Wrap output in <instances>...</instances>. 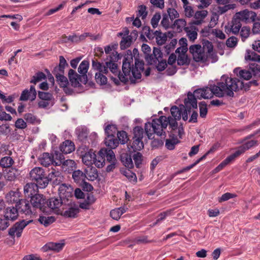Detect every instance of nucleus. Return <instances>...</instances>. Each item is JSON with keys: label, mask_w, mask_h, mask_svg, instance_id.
<instances>
[{"label": "nucleus", "mask_w": 260, "mask_h": 260, "mask_svg": "<svg viewBox=\"0 0 260 260\" xmlns=\"http://www.w3.org/2000/svg\"><path fill=\"white\" fill-rule=\"evenodd\" d=\"M221 81L223 82L225 81L226 82V84H225L226 85L224 88L226 89V88H228L229 90L232 91L233 93L232 95H225V96L234 97V91L236 92L242 89L245 90H249L251 86V84H249V82L244 84L243 81L238 79L229 77L225 75L221 76Z\"/></svg>", "instance_id": "3"}, {"label": "nucleus", "mask_w": 260, "mask_h": 260, "mask_svg": "<svg viewBox=\"0 0 260 260\" xmlns=\"http://www.w3.org/2000/svg\"><path fill=\"white\" fill-rule=\"evenodd\" d=\"M120 160L122 164L128 169L134 167L132 155L128 153H122L120 154Z\"/></svg>", "instance_id": "24"}, {"label": "nucleus", "mask_w": 260, "mask_h": 260, "mask_svg": "<svg viewBox=\"0 0 260 260\" xmlns=\"http://www.w3.org/2000/svg\"><path fill=\"white\" fill-rule=\"evenodd\" d=\"M249 69L254 76L260 77V66L256 63L249 64Z\"/></svg>", "instance_id": "62"}, {"label": "nucleus", "mask_w": 260, "mask_h": 260, "mask_svg": "<svg viewBox=\"0 0 260 260\" xmlns=\"http://www.w3.org/2000/svg\"><path fill=\"white\" fill-rule=\"evenodd\" d=\"M133 158L136 167L137 168H140L143 160L142 154L139 152H137L134 154Z\"/></svg>", "instance_id": "59"}, {"label": "nucleus", "mask_w": 260, "mask_h": 260, "mask_svg": "<svg viewBox=\"0 0 260 260\" xmlns=\"http://www.w3.org/2000/svg\"><path fill=\"white\" fill-rule=\"evenodd\" d=\"M171 117L176 119H180L181 118L182 110L176 106H173L170 109Z\"/></svg>", "instance_id": "52"}, {"label": "nucleus", "mask_w": 260, "mask_h": 260, "mask_svg": "<svg viewBox=\"0 0 260 260\" xmlns=\"http://www.w3.org/2000/svg\"><path fill=\"white\" fill-rule=\"evenodd\" d=\"M167 127V117L161 116L154 118L151 122H146L145 124V131L149 139H151L153 134L166 138L167 135L165 130Z\"/></svg>", "instance_id": "2"}, {"label": "nucleus", "mask_w": 260, "mask_h": 260, "mask_svg": "<svg viewBox=\"0 0 260 260\" xmlns=\"http://www.w3.org/2000/svg\"><path fill=\"white\" fill-rule=\"evenodd\" d=\"M9 225V220L5 215L0 216V231L6 230Z\"/></svg>", "instance_id": "64"}, {"label": "nucleus", "mask_w": 260, "mask_h": 260, "mask_svg": "<svg viewBox=\"0 0 260 260\" xmlns=\"http://www.w3.org/2000/svg\"><path fill=\"white\" fill-rule=\"evenodd\" d=\"M177 64L179 66L188 65L190 62V60L185 53H180L178 55L177 59Z\"/></svg>", "instance_id": "48"}, {"label": "nucleus", "mask_w": 260, "mask_h": 260, "mask_svg": "<svg viewBox=\"0 0 260 260\" xmlns=\"http://www.w3.org/2000/svg\"><path fill=\"white\" fill-rule=\"evenodd\" d=\"M133 61V57L131 54L127 56L126 57H124L123 60L122 71L125 76L129 75L132 67H134L133 64L132 65Z\"/></svg>", "instance_id": "18"}, {"label": "nucleus", "mask_w": 260, "mask_h": 260, "mask_svg": "<svg viewBox=\"0 0 260 260\" xmlns=\"http://www.w3.org/2000/svg\"><path fill=\"white\" fill-rule=\"evenodd\" d=\"M24 118L26 122L32 124H39L41 122L40 120L37 118L35 115L29 113L25 114Z\"/></svg>", "instance_id": "45"}, {"label": "nucleus", "mask_w": 260, "mask_h": 260, "mask_svg": "<svg viewBox=\"0 0 260 260\" xmlns=\"http://www.w3.org/2000/svg\"><path fill=\"white\" fill-rule=\"evenodd\" d=\"M226 82H223L221 81V78L216 84H209L208 86L201 88L196 89L192 93L194 98L197 99H211L215 95L218 98H222L225 95H232V91L229 90L228 88H226V90L224 88L226 86Z\"/></svg>", "instance_id": "1"}, {"label": "nucleus", "mask_w": 260, "mask_h": 260, "mask_svg": "<svg viewBox=\"0 0 260 260\" xmlns=\"http://www.w3.org/2000/svg\"><path fill=\"white\" fill-rule=\"evenodd\" d=\"M133 42L132 39V36L122 37V39L120 43V46L121 49H125L129 47Z\"/></svg>", "instance_id": "51"}, {"label": "nucleus", "mask_w": 260, "mask_h": 260, "mask_svg": "<svg viewBox=\"0 0 260 260\" xmlns=\"http://www.w3.org/2000/svg\"><path fill=\"white\" fill-rule=\"evenodd\" d=\"M18 191H10L6 196V200L9 204H15V206L19 204L22 199Z\"/></svg>", "instance_id": "16"}, {"label": "nucleus", "mask_w": 260, "mask_h": 260, "mask_svg": "<svg viewBox=\"0 0 260 260\" xmlns=\"http://www.w3.org/2000/svg\"><path fill=\"white\" fill-rule=\"evenodd\" d=\"M18 209L15 206V207H7L5 212V216L9 220H14L17 219L18 216Z\"/></svg>", "instance_id": "25"}, {"label": "nucleus", "mask_w": 260, "mask_h": 260, "mask_svg": "<svg viewBox=\"0 0 260 260\" xmlns=\"http://www.w3.org/2000/svg\"><path fill=\"white\" fill-rule=\"evenodd\" d=\"M64 245L63 243L49 242L42 247V249L43 251H53L58 252L62 249Z\"/></svg>", "instance_id": "19"}, {"label": "nucleus", "mask_w": 260, "mask_h": 260, "mask_svg": "<svg viewBox=\"0 0 260 260\" xmlns=\"http://www.w3.org/2000/svg\"><path fill=\"white\" fill-rule=\"evenodd\" d=\"M153 34V38H155L156 41L158 44L161 45L166 42L167 36L160 30L155 31Z\"/></svg>", "instance_id": "43"}, {"label": "nucleus", "mask_w": 260, "mask_h": 260, "mask_svg": "<svg viewBox=\"0 0 260 260\" xmlns=\"http://www.w3.org/2000/svg\"><path fill=\"white\" fill-rule=\"evenodd\" d=\"M106 137L114 136L117 134V127L115 124H108L104 128Z\"/></svg>", "instance_id": "42"}, {"label": "nucleus", "mask_w": 260, "mask_h": 260, "mask_svg": "<svg viewBox=\"0 0 260 260\" xmlns=\"http://www.w3.org/2000/svg\"><path fill=\"white\" fill-rule=\"evenodd\" d=\"M10 156L11 155H7L1 159L0 166L2 168H10L13 165L14 161Z\"/></svg>", "instance_id": "40"}, {"label": "nucleus", "mask_w": 260, "mask_h": 260, "mask_svg": "<svg viewBox=\"0 0 260 260\" xmlns=\"http://www.w3.org/2000/svg\"><path fill=\"white\" fill-rule=\"evenodd\" d=\"M29 177L31 181L40 188H45L49 183L47 175L41 167H35L29 172Z\"/></svg>", "instance_id": "4"}, {"label": "nucleus", "mask_w": 260, "mask_h": 260, "mask_svg": "<svg viewBox=\"0 0 260 260\" xmlns=\"http://www.w3.org/2000/svg\"><path fill=\"white\" fill-rule=\"evenodd\" d=\"M85 173L86 176V178L90 181H94L98 177V172L95 168H91L89 171L86 170Z\"/></svg>", "instance_id": "54"}, {"label": "nucleus", "mask_w": 260, "mask_h": 260, "mask_svg": "<svg viewBox=\"0 0 260 260\" xmlns=\"http://www.w3.org/2000/svg\"><path fill=\"white\" fill-rule=\"evenodd\" d=\"M45 74L42 72H39L32 77V79L30 81V82L36 84L37 82L41 81L43 79H45Z\"/></svg>", "instance_id": "63"}, {"label": "nucleus", "mask_w": 260, "mask_h": 260, "mask_svg": "<svg viewBox=\"0 0 260 260\" xmlns=\"http://www.w3.org/2000/svg\"><path fill=\"white\" fill-rule=\"evenodd\" d=\"M75 145L71 140H66L59 146L60 151L64 154H69L75 150Z\"/></svg>", "instance_id": "20"}, {"label": "nucleus", "mask_w": 260, "mask_h": 260, "mask_svg": "<svg viewBox=\"0 0 260 260\" xmlns=\"http://www.w3.org/2000/svg\"><path fill=\"white\" fill-rule=\"evenodd\" d=\"M189 51L195 61L202 63H206L208 61V55L205 53L201 45H191L189 47Z\"/></svg>", "instance_id": "7"}, {"label": "nucleus", "mask_w": 260, "mask_h": 260, "mask_svg": "<svg viewBox=\"0 0 260 260\" xmlns=\"http://www.w3.org/2000/svg\"><path fill=\"white\" fill-rule=\"evenodd\" d=\"M134 141L132 145V148L134 151H136L140 150L144 147V144L142 139L134 138Z\"/></svg>", "instance_id": "53"}, {"label": "nucleus", "mask_w": 260, "mask_h": 260, "mask_svg": "<svg viewBox=\"0 0 260 260\" xmlns=\"http://www.w3.org/2000/svg\"><path fill=\"white\" fill-rule=\"evenodd\" d=\"M88 133L87 129L85 127H79L76 131L78 139L82 142H84L86 140Z\"/></svg>", "instance_id": "38"}, {"label": "nucleus", "mask_w": 260, "mask_h": 260, "mask_svg": "<svg viewBox=\"0 0 260 260\" xmlns=\"http://www.w3.org/2000/svg\"><path fill=\"white\" fill-rule=\"evenodd\" d=\"M105 145L109 148L112 150L117 148L119 145V141L117 138L114 136L106 137L105 140Z\"/></svg>", "instance_id": "29"}, {"label": "nucleus", "mask_w": 260, "mask_h": 260, "mask_svg": "<svg viewBox=\"0 0 260 260\" xmlns=\"http://www.w3.org/2000/svg\"><path fill=\"white\" fill-rule=\"evenodd\" d=\"M39 221L42 224L45 226H47L55 221V218L53 216H40Z\"/></svg>", "instance_id": "50"}, {"label": "nucleus", "mask_w": 260, "mask_h": 260, "mask_svg": "<svg viewBox=\"0 0 260 260\" xmlns=\"http://www.w3.org/2000/svg\"><path fill=\"white\" fill-rule=\"evenodd\" d=\"M234 73L241 79L248 80L252 77L251 73L249 71L241 70L240 68H235Z\"/></svg>", "instance_id": "26"}, {"label": "nucleus", "mask_w": 260, "mask_h": 260, "mask_svg": "<svg viewBox=\"0 0 260 260\" xmlns=\"http://www.w3.org/2000/svg\"><path fill=\"white\" fill-rule=\"evenodd\" d=\"M39 187L35 183H28L24 186L23 190L25 196L31 198L35 195H37L38 188Z\"/></svg>", "instance_id": "15"}, {"label": "nucleus", "mask_w": 260, "mask_h": 260, "mask_svg": "<svg viewBox=\"0 0 260 260\" xmlns=\"http://www.w3.org/2000/svg\"><path fill=\"white\" fill-rule=\"evenodd\" d=\"M184 105L182 106L184 108L183 112H182L181 116L184 121H186L188 118V115L191 113L192 109H197V100L194 98V95L191 92L189 91L187 93V98L184 101Z\"/></svg>", "instance_id": "6"}, {"label": "nucleus", "mask_w": 260, "mask_h": 260, "mask_svg": "<svg viewBox=\"0 0 260 260\" xmlns=\"http://www.w3.org/2000/svg\"><path fill=\"white\" fill-rule=\"evenodd\" d=\"M207 15L208 11L207 10L197 11L194 15L196 20L193 21L192 23L197 25H200Z\"/></svg>", "instance_id": "28"}, {"label": "nucleus", "mask_w": 260, "mask_h": 260, "mask_svg": "<svg viewBox=\"0 0 260 260\" xmlns=\"http://www.w3.org/2000/svg\"><path fill=\"white\" fill-rule=\"evenodd\" d=\"M40 163L45 167H48L50 165L54 166L53 156L48 152L43 153L39 158Z\"/></svg>", "instance_id": "23"}, {"label": "nucleus", "mask_w": 260, "mask_h": 260, "mask_svg": "<svg viewBox=\"0 0 260 260\" xmlns=\"http://www.w3.org/2000/svg\"><path fill=\"white\" fill-rule=\"evenodd\" d=\"M106 159L103 155L101 154L100 151L98 153V155H95L94 158V164L98 168H102L105 164Z\"/></svg>", "instance_id": "55"}, {"label": "nucleus", "mask_w": 260, "mask_h": 260, "mask_svg": "<svg viewBox=\"0 0 260 260\" xmlns=\"http://www.w3.org/2000/svg\"><path fill=\"white\" fill-rule=\"evenodd\" d=\"M19 212L23 213L26 215H30L35 213V210L30 204L28 201L26 200H21L19 204L16 205Z\"/></svg>", "instance_id": "14"}, {"label": "nucleus", "mask_w": 260, "mask_h": 260, "mask_svg": "<svg viewBox=\"0 0 260 260\" xmlns=\"http://www.w3.org/2000/svg\"><path fill=\"white\" fill-rule=\"evenodd\" d=\"M245 59L246 60H251L259 62L260 56L253 51L247 50L245 56Z\"/></svg>", "instance_id": "44"}, {"label": "nucleus", "mask_w": 260, "mask_h": 260, "mask_svg": "<svg viewBox=\"0 0 260 260\" xmlns=\"http://www.w3.org/2000/svg\"><path fill=\"white\" fill-rule=\"evenodd\" d=\"M62 177L61 172L55 168H52L51 172L47 175V178L49 180V182L54 178H56V181L58 179L60 181Z\"/></svg>", "instance_id": "37"}, {"label": "nucleus", "mask_w": 260, "mask_h": 260, "mask_svg": "<svg viewBox=\"0 0 260 260\" xmlns=\"http://www.w3.org/2000/svg\"><path fill=\"white\" fill-rule=\"evenodd\" d=\"M100 153L105 157L108 162H116L115 155L112 150L103 148L100 150Z\"/></svg>", "instance_id": "27"}, {"label": "nucleus", "mask_w": 260, "mask_h": 260, "mask_svg": "<svg viewBox=\"0 0 260 260\" xmlns=\"http://www.w3.org/2000/svg\"><path fill=\"white\" fill-rule=\"evenodd\" d=\"M100 73H96L95 75V79L96 83L101 85H106L107 83V78Z\"/></svg>", "instance_id": "56"}, {"label": "nucleus", "mask_w": 260, "mask_h": 260, "mask_svg": "<svg viewBox=\"0 0 260 260\" xmlns=\"http://www.w3.org/2000/svg\"><path fill=\"white\" fill-rule=\"evenodd\" d=\"M117 137L119 144H124L128 141L127 134L124 131H118L117 133Z\"/></svg>", "instance_id": "49"}, {"label": "nucleus", "mask_w": 260, "mask_h": 260, "mask_svg": "<svg viewBox=\"0 0 260 260\" xmlns=\"http://www.w3.org/2000/svg\"><path fill=\"white\" fill-rule=\"evenodd\" d=\"M162 57L163 54H162L161 58L157 60V63L158 62V63L156 66V68L159 72L164 71L167 66L166 60L163 59Z\"/></svg>", "instance_id": "58"}, {"label": "nucleus", "mask_w": 260, "mask_h": 260, "mask_svg": "<svg viewBox=\"0 0 260 260\" xmlns=\"http://www.w3.org/2000/svg\"><path fill=\"white\" fill-rule=\"evenodd\" d=\"M63 200L56 198H51L46 201L47 208L55 210L58 214L59 208L61 206L63 203Z\"/></svg>", "instance_id": "17"}, {"label": "nucleus", "mask_w": 260, "mask_h": 260, "mask_svg": "<svg viewBox=\"0 0 260 260\" xmlns=\"http://www.w3.org/2000/svg\"><path fill=\"white\" fill-rule=\"evenodd\" d=\"M142 51L145 54V58L147 63L150 65L157 64V60L161 58L162 52L160 49L154 47L153 53H151V48L146 44L142 46Z\"/></svg>", "instance_id": "5"}, {"label": "nucleus", "mask_w": 260, "mask_h": 260, "mask_svg": "<svg viewBox=\"0 0 260 260\" xmlns=\"http://www.w3.org/2000/svg\"><path fill=\"white\" fill-rule=\"evenodd\" d=\"M186 21L183 19H176L173 24V28L176 29L178 32L184 30V28L186 27Z\"/></svg>", "instance_id": "41"}, {"label": "nucleus", "mask_w": 260, "mask_h": 260, "mask_svg": "<svg viewBox=\"0 0 260 260\" xmlns=\"http://www.w3.org/2000/svg\"><path fill=\"white\" fill-rule=\"evenodd\" d=\"M144 133L143 128L141 126H135L133 129L134 138L143 139Z\"/></svg>", "instance_id": "61"}, {"label": "nucleus", "mask_w": 260, "mask_h": 260, "mask_svg": "<svg viewBox=\"0 0 260 260\" xmlns=\"http://www.w3.org/2000/svg\"><path fill=\"white\" fill-rule=\"evenodd\" d=\"M200 109V116L202 118H205L206 117L208 109L207 107V104L205 102H201L199 105Z\"/></svg>", "instance_id": "60"}, {"label": "nucleus", "mask_w": 260, "mask_h": 260, "mask_svg": "<svg viewBox=\"0 0 260 260\" xmlns=\"http://www.w3.org/2000/svg\"><path fill=\"white\" fill-rule=\"evenodd\" d=\"M179 120L180 119H176L175 118H173L171 116L167 117V126L169 125V129H171V131H175L177 129L178 125L177 121Z\"/></svg>", "instance_id": "47"}, {"label": "nucleus", "mask_w": 260, "mask_h": 260, "mask_svg": "<svg viewBox=\"0 0 260 260\" xmlns=\"http://www.w3.org/2000/svg\"><path fill=\"white\" fill-rule=\"evenodd\" d=\"M170 139H166L165 146L169 150H173L175 145L178 144L180 141L174 134L170 135Z\"/></svg>", "instance_id": "32"}, {"label": "nucleus", "mask_w": 260, "mask_h": 260, "mask_svg": "<svg viewBox=\"0 0 260 260\" xmlns=\"http://www.w3.org/2000/svg\"><path fill=\"white\" fill-rule=\"evenodd\" d=\"M32 221V220H22L16 222L9 230V235L12 238L15 237L16 235L17 237H20L23 229L29 223Z\"/></svg>", "instance_id": "8"}, {"label": "nucleus", "mask_w": 260, "mask_h": 260, "mask_svg": "<svg viewBox=\"0 0 260 260\" xmlns=\"http://www.w3.org/2000/svg\"><path fill=\"white\" fill-rule=\"evenodd\" d=\"M38 96L41 100L55 102V99L52 93L44 91H39Z\"/></svg>", "instance_id": "46"}, {"label": "nucleus", "mask_w": 260, "mask_h": 260, "mask_svg": "<svg viewBox=\"0 0 260 260\" xmlns=\"http://www.w3.org/2000/svg\"><path fill=\"white\" fill-rule=\"evenodd\" d=\"M74 189L69 184H61L58 188V194L59 198L63 200H69L70 198L73 197Z\"/></svg>", "instance_id": "11"}, {"label": "nucleus", "mask_w": 260, "mask_h": 260, "mask_svg": "<svg viewBox=\"0 0 260 260\" xmlns=\"http://www.w3.org/2000/svg\"><path fill=\"white\" fill-rule=\"evenodd\" d=\"M68 77L71 85L74 87H80L81 84H86L87 81H84L81 77V75L78 74L74 70L70 69L68 73Z\"/></svg>", "instance_id": "12"}, {"label": "nucleus", "mask_w": 260, "mask_h": 260, "mask_svg": "<svg viewBox=\"0 0 260 260\" xmlns=\"http://www.w3.org/2000/svg\"><path fill=\"white\" fill-rule=\"evenodd\" d=\"M63 153L59 152L57 151H55L53 154H51L53 156V162L54 166H59L61 164L64 165H70L71 167L75 166V162L74 160L68 159L64 160V157L62 154Z\"/></svg>", "instance_id": "10"}, {"label": "nucleus", "mask_w": 260, "mask_h": 260, "mask_svg": "<svg viewBox=\"0 0 260 260\" xmlns=\"http://www.w3.org/2000/svg\"><path fill=\"white\" fill-rule=\"evenodd\" d=\"M235 16L243 22L248 23L255 20L256 14L255 12L244 10L237 13Z\"/></svg>", "instance_id": "13"}, {"label": "nucleus", "mask_w": 260, "mask_h": 260, "mask_svg": "<svg viewBox=\"0 0 260 260\" xmlns=\"http://www.w3.org/2000/svg\"><path fill=\"white\" fill-rule=\"evenodd\" d=\"M184 30L189 40L191 42L194 41L197 38L198 29L194 26H191L185 27Z\"/></svg>", "instance_id": "30"}, {"label": "nucleus", "mask_w": 260, "mask_h": 260, "mask_svg": "<svg viewBox=\"0 0 260 260\" xmlns=\"http://www.w3.org/2000/svg\"><path fill=\"white\" fill-rule=\"evenodd\" d=\"M89 63L88 60H84L80 64L78 71L81 74V78L84 81L88 82L87 76L86 73H87L89 68Z\"/></svg>", "instance_id": "22"}, {"label": "nucleus", "mask_w": 260, "mask_h": 260, "mask_svg": "<svg viewBox=\"0 0 260 260\" xmlns=\"http://www.w3.org/2000/svg\"><path fill=\"white\" fill-rule=\"evenodd\" d=\"M95 154L91 151L85 153L82 156V161L86 166H90L94 164Z\"/></svg>", "instance_id": "34"}, {"label": "nucleus", "mask_w": 260, "mask_h": 260, "mask_svg": "<svg viewBox=\"0 0 260 260\" xmlns=\"http://www.w3.org/2000/svg\"><path fill=\"white\" fill-rule=\"evenodd\" d=\"M18 174V171L17 169L11 168L7 173L5 177L8 180L12 181L16 178Z\"/></svg>", "instance_id": "57"}, {"label": "nucleus", "mask_w": 260, "mask_h": 260, "mask_svg": "<svg viewBox=\"0 0 260 260\" xmlns=\"http://www.w3.org/2000/svg\"><path fill=\"white\" fill-rule=\"evenodd\" d=\"M68 66L66 60L62 56H59V65L55 67L52 72H60L61 73H64V70L66 66Z\"/></svg>", "instance_id": "39"}, {"label": "nucleus", "mask_w": 260, "mask_h": 260, "mask_svg": "<svg viewBox=\"0 0 260 260\" xmlns=\"http://www.w3.org/2000/svg\"><path fill=\"white\" fill-rule=\"evenodd\" d=\"M86 174L80 170L74 171L72 173V178L77 183L81 184L86 179Z\"/></svg>", "instance_id": "33"}, {"label": "nucleus", "mask_w": 260, "mask_h": 260, "mask_svg": "<svg viewBox=\"0 0 260 260\" xmlns=\"http://www.w3.org/2000/svg\"><path fill=\"white\" fill-rule=\"evenodd\" d=\"M53 74L55 76L56 80L60 87L66 88L69 84L67 78L63 76L64 73L60 72H52Z\"/></svg>", "instance_id": "31"}, {"label": "nucleus", "mask_w": 260, "mask_h": 260, "mask_svg": "<svg viewBox=\"0 0 260 260\" xmlns=\"http://www.w3.org/2000/svg\"><path fill=\"white\" fill-rule=\"evenodd\" d=\"M245 141L242 145L238 147V150L242 154H244L246 151L254 147L257 146L258 145L257 140H251Z\"/></svg>", "instance_id": "21"}, {"label": "nucleus", "mask_w": 260, "mask_h": 260, "mask_svg": "<svg viewBox=\"0 0 260 260\" xmlns=\"http://www.w3.org/2000/svg\"><path fill=\"white\" fill-rule=\"evenodd\" d=\"M31 205L36 211V209L39 208L43 212H47V206L46 199L43 194H37L30 198Z\"/></svg>", "instance_id": "9"}, {"label": "nucleus", "mask_w": 260, "mask_h": 260, "mask_svg": "<svg viewBox=\"0 0 260 260\" xmlns=\"http://www.w3.org/2000/svg\"><path fill=\"white\" fill-rule=\"evenodd\" d=\"M242 27L241 21L235 15L233 18L231 26V31L234 34H237L239 32Z\"/></svg>", "instance_id": "35"}, {"label": "nucleus", "mask_w": 260, "mask_h": 260, "mask_svg": "<svg viewBox=\"0 0 260 260\" xmlns=\"http://www.w3.org/2000/svg\"><path fill=\"white\" fill-rule=\"evenodd\" d=\"M79 212L77 207H72L61 213V215L65 217L75 218Z\"/></svg>", "instance_id": "36"}]
</instances>
